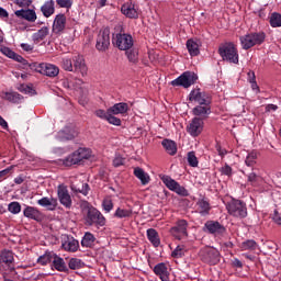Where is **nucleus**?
I'll list each match as a JSON object with an SVG mask.
<instances>
[{
  "label": "nucleus",
  "instance_id": "1",
  "mask_svg": "<svg viewBox=\"0 0 281 281\" xmlns=\"http://www.w3.org/2000/svg\"><path fill=\"white\" fill-rule=\"evenodd\" d=\"M199 258L204 265L214 267L221 262V251L212 246H205L200 249Z\"/></svg>",
  "mask_w": 281,
  "mask_h": 281
},
{
  "label": "nucleus",
  "instance_id": "2",
  "mask_svg": "<svg viewBox=\"0 0 281 281\" xmlns=\"http://www.w3.org/2000/svg\"><path fill=\"white\" fill-rule=\"evenodd\" d=\"M265 38H267L265 32H254L240 36L239 41L243 49H251V47H256V45H262L265 43Z\"/></svg>",
  "mask_w": 281,
  "mask_h": 281
},
{
  "label": "nucleus",
  "instance_id": "3",
  "mask_svg": "<svg viewBox=\"0 0 281 281\" xmlns=\"http://www.w3.org/2000/svg\"><path fill=\"white\" fill-rule=\"evenodd\" d=\"M218 54L223 60L238 65V49H236L234 43L222 44L218 48Z\"/></svg>",
  "mask_w": 281,
  "mask_h": 281
},
{
  "label": "nucleus",
  "instance_id": "4",
  "mask_svg": "<svg viewBox=\"0 0 281 281\" xmlns=\"http://www.w3.org/2000/svg\"><path fill=\"white\" fill-rule=\"evenodd\" d=\"M112 43L114 47H117L121 52H128L134 45L133 35L128 33L113 34Z\"/></svg>",
  "mask_w": 281,
  "mask_h": 281
},
{
  "label": "nucleus",
  "instance_id": "5",
  "mask_svg": "<svg viewBox=\"0 0 281 281\" xmlns=\"http://www.w3.org/2000/svg\"><path fill=\"white\" fill-rule=\"evenodd\" d=\"M226 210L235 218H247V204L244 201L233 199L227 203Z\"/></svg>",
  "mask_w": 281,
  "mask_h": 281
},
{
  "label": "nucleus",
  "instance_id": "6",
  "mask_svg": "<svg viewBox=\"0 0 281 281\" xmlns=\"http://www.w3.org/2000/svg\"><path fill=\"white\" fill-rule=\"evenodd\" d=\"M89 157H91V149L81 147L61 161L64 166L71 167L81 164L83 159H89Z\"/></svg>",
  "mask_w": 281,
  "mask_h": 281
},
{
  "label": "nucleus",
  "instance_id": "7",
  "mask_svg": "<svg viewBox=\"0 0 281 281\" xmlns=\"http://www.w3.org/2000/svg\"><path fill=\"white\" fill-rule=\"evenodd\" d=\"M86 225L90 227L95 225L97 227H104L106 225V218L98 209H90L85 215Z\"/></svg>",
  "mask_w": 281,
  "mask_h": 281
},
{
  "label": "nucleus",
  "instance_id": "8",
  "mask_svg": "<svg viewBox=\"0 0 281 281\" xmlns=\"http://www.w3.org/2000/svg\"><path fill=\"white\" fill-rule=\"evenodd\" d=\"M199 80V76L192 71H184L177 79L171 81L172 87H183V89H190L194 82Z\"/></svg>",
  "mask_w": 281,
  "mask_h": 281
},
{
  "label": "nucleus",
  "instance_id": "9",
  "mask_svg": "<svg viewBox=\"0 0 281 281\" xmlns=\"http://www.w3.org/2000/svg\"><path fill=\"white\" fill-rule=\"evenodd\" d=\"M111 47V31L109 29H102L99 31V34L95 38V49L98 52H108Z\"/></svg>",
  "mask_w": 281,
  "mask_h": 281
},
{
  "label": "nucleus",
  "instance_id": "10",
  "mask_svg": "<svg viewBox=\"0 0 281 281\" xmlns=\"http://www.w3.org/2000/svg\"><path fill=\"white\" fill-rule=\"evenodd\" d=\"M160 179L171 192H176L179 196H190V192L187 191L186 187L179 184V182L170 178V176H162Z\"/></svg>",
  "mask_w": 281,
  "mask_h": 281
},
{
  "label": "nucleus",
  "instance_id": "11",
  "mask_svg": "<svg viewBox=\"0 0 281 281\" xmlns=\"http://www.w3.org/2000/svg\"><path fill=\"white\" fill-rule=\"evenodd\" d=\"M189 100L194 104H212V97L201 89H193L189 94Z\"/></svg>",
  "mask_w": 281,
  "mask_h": 281
},
{
  "label": "nucleus",
  "instance_id": "12",
  "mask_svg": "<svg viewBox=\"0 0 281 281\" xmlns=\"http://www.w3.org/2000/svg\"><path fill=\"white\" fill-rule=\"evenodd\" d=\"M203 126H205L203 119L194 116L187 126V133H189L191 137H199V135L203 133Z\"/></svg>",
  "mask_w": 281,
  "mask_h": 281
},
{
  "label": "nucleus",
  "instance_id": "13",
  "mask_svg": "<svg viewBox=\"0 0 281 281\" xmlns=\"http://www.w3.org/2000/svg\"><path fill=\"white\" fill-rule=\"evenodd\" d=\"M78 135L79 132L76 126L67 125L57 133V139H59V142H71V139H76Z\"/></svg>",
  "mask_w": 281,
  "mask_h": 281
},
{
  "label": "nucleus",
  "instance_id": "14",
  "mask_svg": "<svg viewBox=\"0 0 281 281\" xmlns=\"http://www.w3.org/2000/svg\"><path fill=\"white\" fill-rule=\"evenodd\" d=\"M35 71L42 74L43 76H48V78H56V76L60 74V69L56 65L47 63L38 64Z\"/></svg>",
  "mask_w": 281,
  "mask_h": 281
},
{
  "label": "nucleus",
  "instance_id": "15",
  "mask_svg": "<svg viewBox=\"0 0 281 281\" xmlns=\"http://www.w3.org/2000/svg\"><path fill=\"white\" fill-rule=\"evenodd\" d=\"M61 249L68 251L69 254H76L80 249V243L74 236L64 235L61 237Z\"/></svg>",
  "mask_w": 281,
  "mask_h": 281
},
{
  "label": "nucleus",
  "instance_id": "16",
  "mask_svg": "<svg viewBox=\"0 0 281 281\" xmlns=\"http://www.w3.org/2000/svg\"><path fill=\"white\" fill-rule=\"evenodd\" d=\"M57 194L59 203H61V205L66 207V210H71V205H74V202L71 200V195L69 194V189H67V186L60 184L57 189Z\"/></svg>",
  "mask_w": 281,
  "mask_h": 281
},
{
  "label": "nucleus",
  "instance_id": "17",
  "mask_svg": "<svg viewBox=\"0 0 281 281\" xmlns=\"http://www.w3.org/2000/svg\"><path fill=\"white\" fill-rule=\"evenodd\" d=\"M204 229H206L209 234H213V236H223V234L227 232L225 226H223L218 221H207L204 224Z\"/></svg>",
  "mask_w": 281,
  "mask_h": 281
},
{
  "label": "nucleus",
  "instance_id": "18",
  "mask_svg": "<svg viewBox=\"0 0 281 281\" xmlns=\"http://www.w3.org/2000/svg\"><path fill=\"white\" fill-rule=\"evenodd\" d=\"M192 114L202 121L207 120V117H210V115L212 114V103H203L196 105L195 108H193Z\"/></svg>",
  "mask_w": 281,
  "mask_h": 281
},
{
  "label": "nucleus",
  "instance_id": "19",
  "mask_svg": "<svg viewBox=\"0 0 281 281\" xmlns=\"http://www.w3.org/2000/svg\"><path fill=\"white\" fill-rule=\"evenodd\" d=\"M170 234L181 240V236H188V221L179 220L173 227L170 228Z\"/></svg>",
  "mask_w": 281,
  "mask_h": 281
},
{
  "label": "nucleus",
  "instance_id": "20",
  "mask_svg": "<svg viewBox=\"0 0 281 281\" xmlns=\"http://www.w3.org/2000/svg\"><path fill=\"white\" fill-rule=\"evenodd\" d=\"M72 71H78L81 76H87V64L82 55H76L72 57Z\"/></svg>",
  "mask_w": 281,
  "mask_h": 281
},
{
  "label": "nucleus",
  "instance_id": "21",
  "mask_svg": "<svg viewBox=\"0 0 281 281\" xmlns=\"http://www.w3.org/2000/svg\"><path fill=\"white\" fill-rule=\"evenodd\" d=\"M196 210L201 216H207L212 211V204H210V199L201 196L196 203Z\"/></svg>",
  "mask_w": 281,
  "mask_h": 281
},
{
  "label": "nucleus",
  "instance_id": "22",
  "mask_svg": "<svg viewBox=\"0 0 281 281\" xmlns=\"http://www.w3.org/2000/svg\"><path fill=\"white\" fill-rule=\"evenodd\" d=\"M15 16L18 19H23L24 21H27L29 23H35L36 22V11L32 9H22V10H16L14 12Z\"/></svg>",
  "mask_w": 281,
  "mask_h": 281
},
{
  "label": "nucleus",
  "instance_id": "23",
  "mask_svg": "<svg viewBox=\"0 0 281 281\" xmlns=\"http://www.w3.org/2000/svg\"><path fill=\"white\" fill-rule=\"evenodd\" d=\"M154 273L160 278L161 281H170V272L168 271V265L160 262L154 267Z\"/></svg>",
  "mask_w": 281,
  "mask_h": 281
},
{
  "label": "nucleus",
  "instance_id": "24",
  "mask_svg": "<svg viewBox=\"0 0 281 281\" xmlns=\"http://www.w3.org/2000/svg\"><path fill=\"white\" fill-rule=\"evenodd\" d=\"M23 214L26 218H31L32 221H36L37 223H41V221H43V213H41L40 210L34 206H26L23 211Z\"/></svg>",
  "mask_w": 281,
  "mask_h": 281
},
{
  "label": "nucleus",
  "instance_id": "25",
  "mask_svg": "<svg viewBox=\"0 0 281 281\" xmlns=\"http://www.w3.org/2000/svg\"><path fill=\"white\" fill-rule=\"evenodd\" d=\"M187 49L190 54V56H199L201 54V41L190 38L187 41Z\"/></svg>",
  "mask_w": 281,
  "mask_h": 281
},
{
  "label": "nucleus",
  "instance_id": "26",
  "mask_svg": "<svg viewBox=\"0 0 281 281\" xmlns=\"http://www.w3.org/2000/svg\"><path fill=\"white\" fill-rule=\"evenodd\" d=\"M121 12L127 19H137L139 14L137 13V10L135 9V4L133 2H126L121 7Z\"/></svg>",
  "mask_w": 281,
  "mask_h": 281
},
{
  "label": "nucleus",
  "instance_id": "27",
  "mask_svg": "<svg viewBox=\"0 0 281 281\" xmlns=\"http://www.w3.org/2000/svg\"><path fill=\"white\" fill-rule=\"evenodd\" d=\"M52 267H54L56 271H60L61 273H69V268L67 267L65 259L63 257H59L56 254H55V257L53 258Z\"/></svg>",
  "mask_w": 281,
  "mask_h": 281
},
{
  "label": "nucleus",
  "instance_id": "28",
  "mask_svg": "<svg viewBox=\"0 0 281 281\" xmlns=\"http://www.w3.org/2000/svg\"><path fill=\"white\" fill-rule=\"evenodd\" d=\"M109 113L113 115H124L128 113V103L120 102L109 108Z\"/></svg>",
  "mask_w": 281,
  "mask_h": 281
},
{
  "label": "nucleus",
  "instance_id": "29",
  "mask_svg": "<svg viewBox=\"0 0 281 281\" xmlns=\"http://www.w3.org/2000/svg\"><path fill=\"white\" fill-rule=\"evenodd\" d=\"M65 25H67V16H65V14H58L54 20L53 31L58 34V32H63L65 30Z\"/></svg>",
  "mask_w": 281,
  "mask_h": 281
},
{
  "label": "nucleus",
  "instance_id": "30",
  "mask_svg": "<svg viewBox=\"0 0 281 281\" xmlns=\"http://www.w3.org/2000/svg\"><path fill=\"white\" fill-rule=\"evenodd\" d=\"M70 189L74 192V194H82L83 196H87L89 194V191L91 190V188L89 187V183H85V182L71 184Z\"/></svg>",
  "mask_w": 281,
  "mask_h": 281
},
{
  "label": "nucleus",
  "instance_id": "31",
  "mask_svg": "<svg viewBox=\"0 0 281 281\" xmlns=\"http://www.w3.org/2000/svg\"><path fill=\"white\" fill-rule=\"evenodd\" d=\"M48 35H49V27L43 26L37 32L33 33L32 41L35 44H38L41 43V41H45V38H47Z\"/></svg>",
  "mask_w": 281,
  "mask_h": 281
},
{
  "label": "nucleus",
  "instance_id": "32",
  "mask_svg": "<svg viewBox=\"0 0 281 281\" xmlns=\"http://www.w3.org/2000/svg\"><path fill=\"white\" fill-rule=\"evenodd\" d=\"M2 99L12 102V104H21L23 102V95L19 92H4L2 93Z\"/></svg>",
  "mask_w": 281,
  "mask_h": 281
},
{
  "label": "nucleus",
  "instance_id": "33",
  "mask_svg": "<svg viewBox=\"0 0 281 281\" xmlns=\"http://www.w3.org/2000/svg\"><path fill=\"white\" fill-rule=\"evenodd\" d=\"M134 176L136 179H139L142 186H148V183H150V176H148V173H146V171L139 167L134 169Z\"/></svg>",
  "mask_w": 281,
  "mask_h": 281
},
{
  "label": "nucleus",
  "instance_id": "34",
  "mask_svg": "<svg viewBox=\"0 0 281 281\" xmlns=\"http://www.w3.org/2000/svg\"><path fill=\"white\" fill-rule=\"evenodd\" d=\"M147 239L151 243L153 247H159L161 245L159 233L155 228L147 229Z\"/></svg>",
  "mask_w": 281,
  "mask_h": 281
},
{
  "label": "nucleus",
  "instance_id": "35",
  "mask_svg": "<svg viewBox=\"0 0 281 281\" xmlns=\"http://www.w3.org/2000/svg\"><path fill=\"white\" fill-rule=\"evenodd\" d=\"M14 262V254L11 250H2L0 254V265L10 267Z\"/></svg>",
  "mask_w": 281,
  "mask_h": 281
},
{
  "label": "nucleus",
  "instance_id": "36",
  "mask_svg": "<svg viewBox=\"0 0 281 281\" xmlns=\"http://www.w3.org/2000/svg\"><path fill=\"white\" fill-rule=\"evenodd\" d=\"M94 246H95V236L92 233L87 232L81 239V247L91 249Z\"/></svg>",
  "mask_w": 281,
  "mask_h": 281
},
{
  "label": "nucleus",
  "instance_id": "37",
  "mask_svg": "<svg viewBox=\"0 0 281 281\" xmlns=\"http://www.w3.org/2000/svg\"><path fill=\"white\" fill-rule=\"evenodd\" d=\"M37 203L42 206V207H48V210H56L57 205H58V200L52 198H42L37 201Z\"/></svg>",
  "mask_w": 281,
  "mask_h": 281
},
{
  "label": "nucleus",
  "instance_id": "38",
  "mask_svg": "<svg viewBox=\"0 0 281 281\" xmlns=\"http://www.w3.org/2000/svg\"><path fill=\"white\" fill-rule=\"evenodd\" d=\"M54 8V0L46 1L42 7H41V12L42 14L46 18L49 19L52 14L55 12Z\"/></svg>",
  "mask_w": 281,
  "mask_h": 281
},
{
  "label": "nucleus",
  "instance_id": "39",
  "mask_svg": "<svg viewBox=\"0 0 281 281\" xmlns=\"http://www.w3.org/2000/svg\"><path fill=\"white\" fill-rule=\"evenodd\" d=\"M56 256L53 251H46L44 255L37 258V265H42V267H46L49 262H54V257Z\"/></svg>",
  "mask_w": 281,
  "mask_h": 281
},
{
  "label": "nucleus",
  "instance_id": "40",
  "mask_svg": "<svg viewBox=\"0 0 281 281\" xmlns=\"http://www.w3.org/2000/svg\"><path fill=\"white\" fill-rule=\"evenodd\" d=\"M161 144L166 153H168V155H171V156L177 155V143L166 138L162 140Z\"/></svg>",
  "mask_w": 281,
  "mask_h": 281
},
{
  "label": "nucleus",
  "instance_id": "41",
  "mask_svg": "<svg viewBox=\"0 0 281 281\" xmlns=\"http://www.w3.org/2000/svg\"><path fill=\"white\" fill-rule=\"evenodd\" d=\"M258 243L254 239H247L240 244L241 251H256Z\"/></svg>",
  "mask_w": 281,
  "mask_h": 281
},
{
  "label": "nucleus",
  "instance_id": "42",
  "mask_svg": "<svg viewBox=\"0 0 281 281\" xmlns=\"http://www.w3.org/2000/svg\"><path fill=\"white\" fill-rule=\"evenodd\" d=\"M115 218H131L133 216V210L117 207L114 212Z\"/></svg>",
  "mask_w": 281,
  "mask_h": 281
},
{
  "label": "nucleus",
  "instance_id": "43",
  "mask_svg": "<svg viewBox=\"0 0 281 281\" xmlns=\"http://www.w3.org/2000/svg\"><path fill=\"white\" fill-rule=\"evenodd\" d=\"M127 60L130 63H133L134 65H137V63H139V52H137V49L133 48V49H127L125 50Z\"/></svg>",
  "mask_w": 281,
  "mask_h": 281
},
{
  "label": "nucleus",
  "instance_id": "44",
  "mask_svg": "<svg viewBox=\"0 0 281 281\" xmlns=\"http://www.w3.org/2000/svg\"><path fill=\"white\" fill-rule=\"evenodd\" d=\"M82 267H85V263L82 262L81 259L71 258L68 261V268L71 269L72 271H76L78 269H82Z\"/></svg>",
  "mask_w": 281,
  "mask_h": 281
},
{
  "label": "nucleus",
  "instance_id": "45",
  "mask_svg": "<svg viewBox=\"0 0 281 281\" xmlns=\"http://www.w3.org/2000/svg\"><path fill=\"white\" fill-rule=\"evenodd\" d=\"M18 91H20L21 93H25L26 95H35L36 94V90H34V88H32V86H29L25 83L19 85Z\"/></svg>",
  "mask_w": 281,
  "mask_h": 281
},
{
  "label": "nucleus",
  "instance_id": "46",
  "mask_svg": "<svg viewBox=\"0 0 281 281\" xmlns=\"http://www.w3.org/2000/svg\"><path fill=\"white\" fill-rule=\"evenodd\" d=\"M257 159H258V153L251 151L247 155V157L245 159V164H246V166H248V168H254V166H256Z\"/></svg>",
  "mask_w": 281,
  "mask_h": 281
},
{
  "label": "nucleus",
  "instance_id": "47",
  "mask_svg": "<svg viewBox=\"0 0 281 281\" xmlns=\"http://www.w3.org/2000/svg\"><path fill=\"white\" fill-rule=\"evenodd\" d=\"M269 23L271 27H281V14L273 12L270 16Z\"/></svg>",
  "mask_w": 281,
  "mask_h": 281
},
{
  "label": "nucleus",
  "instance_id": "48",
  "mask_svg": "<svg viewBox=\"0 0 281 281\" xmlns=\"http://www.w3.org/2000/svg\"><path fill=\"white\" fill-rule=\"evenodd\" d=\"M187 160L191 168H196L199 166V159L196 158V154H194V151L188 153Z\"/></svg>",
  "mask_w": 281,
  "mask_h": 281
},
{
  "label": "nucleus",
  "instance_id": "49",
  "mask_svg": "<svg viewBox=\"0 0 281 281\" xmlns=\"http://www.w3.org/2000/svg\"><path fill=\"white\" fill-rule=\"evenodd\" d=\"M61 67L65 69V71H74V59L67 57L63 58Z\"/></svg>",
  "mask_w": 281,
  "mask_h": 281
},
{
  "label": "nucleus",
  "instance_id": "50",
  "mask_svg": "<svg viewBox=\"0 0 281 281\" xmlns=\"http://www.w3.org/2000/svg\"><path fill=\"white\" fill-rule=\"evenodd\" d=\"M115 115L116 114L110 113L108 115L106 122H109V124H112L113 126H122V120H120V117Z\"/></svg>",
  "mask_w": 281,
  "mask_h": 281
},
{
  "label": "nucleus",
  "instance_id": "51",
  "mask_svg": "<svg viewBox=\"0 0 281 281\" xmlns=\"http://www.w3.org/2000/svg\"><path fill=\"white\" fill-rule=\"evenodd\" d=\"M9 212L11 214H20L21 213V203L19 202H11L8 206Z\"/></svg>",
  "mask_w": 281,
  "mask_h": 281
},
{
  "label": "nucleus",
  "instance_id": "52",
  "mask_svg": "<svg viewBox=\"0 0 281 281\" xmlns=\"http://www.w3.org/2000/svg\"><path fill=\"white\" fill-rule=\"evenodd\" d=\"M183 256H186L183 246H177L176 249L171 252L172 258H183Z\"/></svg>",
  "mask_w": 281,
  "mask_h": 281
},
{
  "label": "nucleus",
  "instance_id": "53",
  "mask_svg": "<svg viewBox=\"0 0 281 281\" xmlns=\"http://www.w3.org/2000/svg\"><path fill=\"white\" fill-rule=\"evenodd\" d=\"M102 207L104 212L106 213L111 212V210H113V200H111V198L104 199L102 202Z\"/></svg>",
  "mask_w": 281,
  "mask_h": 281
},
{
  "label": "nucleus",
  "instance_id": "54",
  "mask_svg": "<svg viewBox=\"0 0 281 281\" xmlns=\"http://www.w3.org/2000/svg\"><path fill=\"white\" fill-rule=\"evenodd\" d=\"M56 3L59 8H66L69 10L74 5V0H56Z\"/></svg>",
  "mask_w": 281,
  "mask_h": 281
},
{
  "label": "nucleus",
  "instance_id": "55",
  "mask_svg": "<svg viewBox=\"0 0 281 281\" xmlns=\"http://www.w3.org/2000/svg\"><path fill=\"white\" fill-rule=\"evenodd\" d=\"M80 209L82 211V214L83 216H86V214H88V212L91 210V209H94L91 203L87 202V201H81L80 202Z\"/></svg>",
  "mask_w": 281,
  "mask_h": 281
},
{
  "label": "nucleus",
  "instance_id": "56",
  "mask_svg": "<svg viewBox=\"0 0 281 281\" xmlns=\"http://www.w3.org/2000/svg\"><path fill=\"white\" fill-rule=\"evenodd\" d=\"M221 175H224L225 177H232L233 175V169L231 166H228L227 164H225V166H223L220 169Z\"/></svg>",
  "mask_w": 281,
  "mask_h": 281
},
{
  "label": "nucleus",
  "instance_id": "57",
  "mask_svg": "<svg viewBox=\"0 0 281 281\" xmlns=\"http://www.w3.org/2000/svg\"><path fill=\"white\" fill-rule=\"evenodd\" d=\"M247 181L248 183H250V186H256V183H258L257 173L252 171L249 175H247Z\"/></svg>",
  "mask_w": 281,
  "mask_h": 281
},
{
  "label": "nucleus",
  "instance_id": "58",
  "mask_svg": "<svg viewBox=\"0 0 281 281\" xmlns=\"http://www.w3.org/2000/svg\"><path fill=\"white\" fill-rule=\"evenodd\" d=\"M95 115H97V117H100V120H105L106 121L109 119V115H110L109 109L106 111H104V110H97L95 111Z\"/></svg>",
  "mask_w": 281,
  "mask_h": 281
},
{
  "label": "nucleus",
  "instance_id": "59",
  "mask_svg": "<svg viewBox=\"0 0 281 281\" xmlns=\"http://www.w3.org/2000/svg\"><path fill=\"white\" fill-rule=\"evenodd\" d=\"M15 3L19 8H30L32 5V0H16Z\"/></svg>",
  "mask_w": 281,
  "mask_h": 281
},
{
  "label": "nucleus",
  "instance_id": "60",
  "mask_svg": "<svg viewBox=\"0 0 281 281\" xmlns=\"http://www.w3.org/2000/svg\"><path fill=\"white\" fill-rule=\"evenodd\" d=\"M215 149L217 150L220 157H222V159L225 157V155H227V149L221 147V144H216L215 145Z\"/></svg>",
  "mask_w": 281,
  "mask_h": 281
},
{
  "label": "nucleus",
  "instance_id": "61",
  "mask_svg": "<svg viewBox=\"0 0 281 281\" xmlns=\"http://www.w3.org/2000/svg\"><path fill=\"white\" fill-rule=\"evenodd\" d=\"M113 166L115 168H120V166H124V158H122L121 156H116L114 159H113Z\"/></svg>",
  "mask_w": 281,
  "mask_h": 281
},
{
  "label": "nucleus",
  "instance_id": "62",
  "mask_svg": "<svg viewBox=\"0 0 281 281\" xmlns=\"http://www.w3.org/2000/svg\"><path fill=\"white\" fill-rule=\"evenodd\" d=\"M1 53L8 58H12V56H14V52L5 46L1 48Z\"/></svg>",
  "mask_w": 281,
  "mask_h": 281
},
{
  "label": "nucleus",
  "instance_id": "63",
  "mask_svg": "<svg viewBox=\"0 0 281 281\" xmlns=\"http://www.w3.org/2000/svg\"><path fill=\"white\" fill-rule=\"evenodd\" d=\"M12 172V166L0 171V179H5Z\"/></svg>",
  "mask_w": 281,
  "mask_h": 281
},
{
  "label": "nucleus",
  "instance_id": "64",
  "mask_svg": "<svg viewBox=\"0 0 281 281\" xmlns=\"http://www.w3.org/2000/svg\"><path fill=\"white\" fill-rule=\"evenodd\" d=\"M272 221H274V223H277V225H281V216H280V213H278V211H274Z\"/></svg>",
  "mask_w": 281,
  "mask_h": 281
}]
</instances>
